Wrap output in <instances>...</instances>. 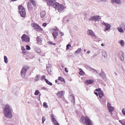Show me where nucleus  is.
<instances>
[{"mask_svg":"<svg viewBox=\"0 0 125 125\" xmlns=\"http://www.w3.org/2000/svg\"><path fill=\"white\" fill-rule=\"evenodd\" d=\"M21 50L22 51V53L23 54H25L27 52V51L26 50L24 47L22 46L21 47Z\"/></svg>","mask_w":125,"mask_h":125,"instance_id":"23","label":"nucleus"},{"mask_svg":"<svg viewBox=\"0 0 125 125\" xmlns=\"http://www.w3.org/2000/svg\"><path fill=\"white\" fill-rule=\"evenodd\" d=\"M47 25V24L46 23H44L42 24V26L44 27L46 26Z\"/></svg>","mask_w":125,"mask_h":125,"instance_id":"46","label":"nucleus"},{"mask_svg":"<svg viewBox=\"0 0 125 125\" xmlns=\"http://www.w3.org/2000/svg\"><path fill=\"white\" fill-rule=\"evenodd\" d=\"M35 51L38 53H40L41 52V51L40 48H36L35 49Z\"/></svg>","mask_w":125,"mask_h":125,"instance_id":"29","label":"nucleus"},{"mask_svg":"<svg viewBox=\"0 0 125 125\" xmlns=\"http://www.w3.org/2000/svg\"><path fill=\"white\" fill-rule=\"evenodd\" d=\"M58 80L62 82H63L64 83H65L64 79L62 77L60 76L58 78Z\"/></svg>","mask_w":125,"mask_h":125,"instance_id":"22","label":"nucleus"},{"mask_svg":"<svg viewBox=\"0 0 125 125\" xmlns=\"http://www.w3.org/2000/svg\"><path fill=\"white\" fill-rule=\"evenodd\" d=\"M48 43L50 45H56V44L55 43H53L52 42H48Z\"/></svg>","mask_w":125,"mask_h":125,"instance_id":"38","label":"nucleus"},{"mask_svg":"<svg viewBox=\"0 0 125 125\" xmlns=\"http://www.w3.org/2000/svg\"><path fill=\"white\" fill-rule=\"evenodd\" d=\"M119 42L122 46L123 47L124 46V41L123 40H121Z\"/></svg>","mask_w":125,"mask_h":125,"instance_id":"27","label":"nucleus"},{"mask_svg":"<svg viewBox=\"0 0 125 125\" xmlns=\"http://www.w3.org/2000/svg\"><path fill=\"white\" fill-rule=\"evenodd\" d=\"M86 50H85V49H84V52H86Z\"/></svg>","mask_w":125,"mask_h":125,"instance_id":"56","label":"nucleus"},{"mask_svg":"<svg viewBox=\"0 0 125 125\" xmlns=\"http://www.w3.org/2000/svg\"><path fill=\"white\" fill-rule=\"evenodd\" d=\"M120 26L121 27H122L123 28H124V27H125V23L122 22L121 25H120Z\"/></svg>","mask_w":125,"mask_h":125,"instance_id":"34","label":"nucleus"},{"mask_svg":"<svg viewBox=\"0 0 125 125\" xmlns=\"http://www.w3.org/2000/svg\"><path fill=\"white\" fill-rule=\"evenodd\" d=\"M94 82V80L93 79L91 80H86L85 83L86 84H91Z\"/></svg>","mask_w":125,"mask_h":125,"instance_id":"14","label":"nucleus"},{"mask_svg":"<svg viewBox=\"0 0 125 125\" xmlns=\"http://www.w3.org/2000/svg\"><path fill=\"white\" fill-rule=\"evenodd\" d=\"M100 19V17L98 16H92L89 19V20H93L95 21H99Z\"/></svg>","mask_w":125,"mask_h":125,"instance_id":"8","label":"nucleus"},{"mask_svg":"<svg viewBox=\"0 0 125 125\" xmlns=\"http://www.w3.org/2000/svg\"><path fill=\"white\" fill-rule=\"evenodd\" d=\"M51 117L52 119V122H53L55 121H56L55 118L54 117V116L53 114H52L51 116Z\"/></svg>","mask_w":125,"mask_h":125,"instance_id":"31","label":"nucleus"},{"mask_svg":"<svg viewBox=\"0 0 125 125\" xmlns=\"http://www.w3.org/2000/svg\"><path fill=\"white\" fill-rule=\"evenodd\" d=\"M31 3L34 5V6H36V4L34 0H29Z\"/></svg>","mask_w":125,"mask_h":125,"instance_id":"30","label":"nucleus"},{"mask_svg":"<svg viewBox=\"0 0 125 125\" xmlns=\"http://www.w3.org/2000/svg\"><path fill=\"white\" fill-rule=\"evenodd\" d=\"M87 34L88 35H90L94 36L95 38H96V36L95 35L93 31L91 30H88L87 32Z\"/></svg>","mask_w":125,"mask_h":125,"instance_id":"11","label":"nucleus"},{"mask_svg":"<svg viewBox=\"0 0 125 125\" xmlns=\"http://www.w3.org/2000/svg\"><path fill=\"white\" fill-rule=\"evenodd\" d=\"M37 43L38 44H40L42 42V38L40 36H38L36 38Z\"/></svg>","mask_w":125,"mask_h":125,"instance_id":"12","label":"nucleus"},{"mask_svg":"<svg viewBox=\"0 0 125 125\" xmlns=\"http://www.w3.org/2000/svg\"><path fill=\"white\" fill-rule=\"evenodd\" d=\"M58 82V81H57V80H55V82L56 83H57V82Z\"/></svg>","mask_w":125,"mask_h":125,"instance_id":"53","label":"nucleus"},{"mask_svg":"<svg viewBox=\"0 0 125 125\" xmlns=\"http://www.w3.org/2000/svg\"><path fill=\"white\" fill-rule=\"evenodd\" d=\"M117 29L120 32L122 33H123L124 32V31L122 27H118L117 28Z\"/></svg>","mask_w":125,"mask_h":125,"instance_id":"26","label":"nucleus"},{"mask_svg":"<svg viewBox=\"0 0 125 125\" xmlns=\"http://www.w3.org/2000/svg\"><path fill=\"white\" fill-rule=\"evenodd\" d=\"M54 124V125H60L58 123V122L57 121H54V122H53Z\"/></svg>","mask_w":125,"mask_h":125,"instance_id":"40","label":"nucleus"},{"mask_svg":"<svg viewBox=\"0 0 125 125\" xmlns=\"http://www.w3.org/2000/svg\"><path fill=\"white\" fill-rule=\"evenodd\" d=\"M46 14L45 12L44 11L42 10L41 12V18H43L44 17Z\"/></svg>","mask_w":125,"mask_h":125,"instance_id":"18","label":"nucleus"},{"mask_svg":"<svg viewBox=\"0 0 125 125\" xmlns=\"http://www.w3.org/2000/svg\"><path fill=\"white\" fill-rule=\"evenodd\" d=\"M95 90L96 91H98V92H99L100 91H102L101 90V89L100 88H98V89H96Z\"/></svg>","mask_w":125,"mask_h":125,"instance_id":"45","label":"nucleus"},{"mask_svg":"<svg viewBox=\"0 0 125 125\" xmlns=\"http://www.w3.org/2000/svg\"><path fill=\"white\" fill-rule=\"evenodd\" d=\"M122 113H123V114L125 115V109L124 108H123L122 111Z\"/></svg>","mask_w":125,"mask_h":125,"instance_id":"44","label":"nucleus"},{"mask_svg":"<svg viewBox=\"0 0 125 125\" xmlns=\"http://www.w3.org/2000/svg\"><path fill=\"white\" fill-rule=\"evenodd\" d=\"M4 59L5 62L6 63H7L8 62V58L6 56H4Z\"/></svg>","mask_w":125,"mask_h":125,"instance_id":"32","label":"nucleus"},{"mask_svg":"<svg viewBox=\"0 0 125 125\" xmlns=\"http://www.w3.org/2000/svg\"><path fill=\"white\" fill-rule=\"evenodd\" d=\"M103 55L105 58L107 57V53L105 52H104L103 53Z\"/></svg>","mask_w":125,"mask_h":125,"instance_id":"35","label":"nucleus"},{"mask_svg":"<svg viewBox=\"0 0 125 125\" xmlns=\"http://www.w3.org/2000/svg\"><path fill=\"white\" fill-rule=\"evenodd\" d=\"M94 94L97 96H98V94L97 92H94Z\"/></svg>","mask_w":125,"mask_h":125,"instance_id":"49","label":"nucleus"},{"mask_svg":"<svg viewBox=\"0 0 125 125\" xmlns=\"http://www.w3.org/2000/svg\"><path fill=\"white\" fill-rule=\"evenodd\" d=\"M63 91H61L58 92L57 94V95L58 97H62L63 94Z\"/></svg>","mask_w":125,"mask_h":125,"instance_id":"20","label":"nucleus"},{"mask_svg":"<svg viewBox=\"0 0 125 125\" xmlns=\"http://www.w3.org/2000/svg\"><path fill=\"white\" fill-rule=\"evenodd\" d=\"M90 51H88L86 53H87L89 54V53H90Z\"/></svg>","mask_w":125,"mask_h":125,"instance_id":"50","label":"nucleus"},{"mask_svg":"<svg viewBox=\"0 0 125 125\" xmlns=\"http://www.w3.org/2000/svg\"><path fill=\"white\" fill-rule=\"evenodd\" d=\"M22 40L23 42H30V38L27 35L25 34H23L21 37Z\"/></svg>","mask_w":125,"mask_h":125,"instance_id":"6","label":"nucleus"},{"mask_svg":"<svg viewBox=\"0 0 125 125\" xmlns=\"http://www.w3.org/2000/svg\"><path fill=\"white\" fill-rule=\"evenodd\" d=\"M47 5L49 6H52L54 2L55 1V0H47Z\"/></svg>","mask_w":125,"mask_h":125,"instance_id":"10","label":"nucleus"},{"mask_svg":"<svg viewBox=\"0 0 125 125\" xmlns=\"http://www.w3.org/2000/svg\"><path fill=\"white\" fill-rule=\"evenodd\" d=\"M80 121L84 125L85 124L86 125H93L91 120L87 116H82Z\"/></svg>","mask_w":125,"mask_h":125,"instance_id":"2","label":"nucleus"},{"mask_svg":"<svg viewBox=\"0 0 125 125\" xmlns=\"http://www.w3.org/2000/svg\"><path fill=\"white\" fill-rule=\"evenodd\" d=\"M114 73L116 75H117V74L116 73Z\"/></svg>","mask_w":125,"mask_h":125,"instance_id":"54","label":"nucleus"},{"mask_svg":"<svg viewBox=\"0 0 125 125\" xmlns=\"http://www.w3.org/2000/svg\"><path fill=\"white\" fill-rule=\"evenodd\" d=\"M111 3H115L118 4H120L121 2L120 0H111Z\"/></svg>","mask_w":125,"mask_h":125,"instance_id":"13","label":"nucleus"},{"mask_svg":"<svg viewBox=\"0 0 125 125\" xmlns=\"http://www.w3.org/2000/svg\"><path fill=\"white\" fill-rule=\"evenodd\" d=\"M119 122H120L121 123H121H122V122H121V121H120V120H119Z\"/></svg>","mask_w":125,"mask_h":125,"instance_id":"55","label":"nucleus"},{"mask_svg":"<svg viewBox=\"0 0 125 125\" xmlns=\"http://www.w3.org/2000/svg\"><path fill=\"white\" fill-rule=\"evenodd\" d=\"M40 94L39 95V96H40Z\"/></svg>","mask_w":125,"mask_h":125,"instance_id":"57","label":"nucleus"},{"mask_svg":"<svg viewBox=\"0 0 125 125\" xmlns=\"http://www.w3.org/2000/svg\"><path fill=\"white\" fill-rule=\"evenodd\" d=\"M64 70L65 72H66L67 73L68 72V70H67V68H65L64 69Z\"/></svg>","mask_w":125,"mask_h":125,"instance_id":"47","label":"nucleus"},{"mask_svg":"<svg viewBox=\"0 0 125 125\" xmlns=\"http://www.w3.org/2000/svg\"><path fill=\"white\" fill-rule=\"evenodd\" d=\"M79 74L80 75H83L85 74V73L81 68H79Z\"/></svg>","mask_w":125,"mask_h":125,"instance_id":"17","label":"nucleus"},{"mask_svg":"<svg viewBox=\"0 0 125 125\" xmlns=\"http://www.w3.org/2000/svg\"><path fill=\"white\" fill-rule=\"evenodd\" d=\"M71 45L70 44H68L66 46V49L67 50H69V47H71Z\"/></svg>","mask_w":125,"mask_h":125,"instance_id":"39","label":"nucleus"},{"mask_svg":"<svg viewBox=\"0 0 125 125\" xmlns=\"http://www.w3.org/2000/svg\"><path fill=\"white\" fill-rule=\"evenodd\" d=\"M26 49L28 50H30L31 48L30 46L28 45H27L26 46Z\"/></svg>","mask_w":125,"mask_h":125,"instance_id":"42","label":"nucleus"},{"mask_svg":"<svg viewBox=\"0 0 125 125\" xmlns=\"http://www.w3.org/2000/svg\"><path fill=\"white\" fill-rule=\"evenodd\" d=\"M98 93L100 98H102V97L104 96V94L102 91L98 92Z\"/></svg>","mask_w":125,"mask_h":125,"instance_id":"19","label":"nucleus"},{"mask_svg":"<svg viewBox=\"0 0 125 125\" xmlns=\"http://www.w3.org/2000/svg\"><path fill=\"white\" fill-rule=\"evenodd\" d=\"M19 12L23 17H25L26 16V12L25 8L21 5L19 6Z\"/></svg>","mask_w":125,"mask_h":125,"instance_id":"3","label":"nucleus"},{"mask_svg":"<svg viewBox=\"0 0 125 125\" xmlns=\"http://www.w3.org/2000/svg\"><path fill=\"white\" fill-rule=\"evenodd\" d=\"M82 50V49L81 48H78V50L75 52V53H78L81 52Z\"/></svg>","mask_w":125,"mask_h":125,"instance_id":"33","label":"nucleus"},{"mask_svg":"<svg viewBox=\"0 0 125 125\" xmlns=\"http://www.w3.org/2000/svg\"><path fill=\"white\" fill-rule=\"evenodd\" d=\"M60 33L62 36L64 35V33L62 32H60Z\"/></svg>","mask_w":125,"mask_h":125,"instance_id":"48","label":"nucleus"},{"mask_svg":"<svg viewBox=\"0 0 125 125\" xmlns=\"http://www.w3.org/2000/svg\"><path fill=\"white\" fill-rule=\"evenodd\" d=\"M29 68V67L27 65H24L21 70V74L22 76H25L27 71Z\"/></svg>","mask_w":125,"mask_h":125,"instance_id":"5","label":"nucleus"},{"mask_svg":"<svg viewBox=\"0 0 125 125\" xmlns=\"http://www.w3.org/2000/svg\"><path fill=\"white\" fill-rule=\"evenodd\" d=\"M121 124L123 125H125V123H121Z\"/></svg>","mask_w":125,"mask_h":125,"instance_id":"51","label":"nucleus"},{"mask_svg":"<svg viewBox=\"0 0 125 125\" xmlns=\"http://www.w3.org/2000/svg\"><path fill=\"white\" fill-rule=\"evenodd\" d=\"M101 46H104V44H103L102 43L101 44Z\"/></svg>","mask_w":125,"mask_h":125,"instance_id":"52","label":"nucleus"},{"mask_svg":"<svg viewBox=\"0 0 125 125\" xmlns=\"http://www.w3.org/2000/svg\"><path fill=\"white\" fill-rule=\"evenodd\" d=\"M103 24L105 26V31H106L109 30L111 27L110 25L109 24L107 23L104 22L103 23Z\"/></svg>","mask_w":125,"mask_h":125,"instance_id":"9","label":"nucleus"},{"mask_svg":"<svg viewBox=\"0 0 125 125\" xmlns=\"http://www.w3.org/2000/svg\"><path fill=\"white\" fill-rule=\"evenodd\" d=\"M28 9L29 10H31L32 9V6L30 3L28 4Z\"/></svg>","mask_w":125,"mask_h":125,"instance_id":"25","label":"nucleus"},{"mask_svg":"<svg viewBox=\"0 0 125 125\" xmlns=\"http://www.w3.org/2000/svg\"><path fill=\"white\" fill-rule=\"evenodd\" d=\"M58 33L57 32H54L52 33V35L55 39L57 38V36L58 35Z\"/></svg>","mask_w":125,"mask_h":125,"instance_id":"21","label":"nucleus"},{"mask_svg":"<svg viewBox=\"0 0 125 125\" xmlns=\"http://www.w3.org/2000/svg\"><path fill=\"white\" fill-rule=\"evenodd\" d=\"M45 81L46 83L49 85L50 86H52V83L51 82L49 81L47 79H45Z\"/></svg>","mask_w":125,"mask_h":125,"instance_id":"24","label":"nucleus"},{"mask_svg":"<svg viewBox=\"0 0 125 125\" xmlns=\"http://www.w3.org/2000/svg\"><path fill=\"white\" fill-rule=\"evenodd\" d=\"M59 4L58 2H54L53 4V6L54 8L57 9L58 6H59Z\"/></svg>","mask_w":125,"mask_h":125,"instance_id":"16","label":"nucleus"},{"mask_svg":"<svg viewBox=\"0 0 125 125\" xmlns=\"http://www.w3.org/2000/svg\"><path fill=\"white\" fill-rule=\"evenodd\" d=\"M63 9V5L62 4L60 5H59V6L58 7L57 9L59 11H61Z\"/></svg>","mask_w":125,"mask_h":125,"instance_id":"15","label":"nucleus"},{"mask_svg":"<svg viewBox=\"0 0 125 125\" xmlns=\"http://www.w3.org/2000/svg\"><path fill=\"white\" fill-rule=\"evenodd\" d=\"M107 106L109 111V112L112 115V111L114 109V108L113 107L111 106V104L109 103H108L107 104Z\"/></svg>","mask_w":125,"mask_h":125,"instance_id":"7","label":"nucleus"},{"mask_svg":"<svg viewBox=\"0 0 125 125\" xmlns=\"http://www.w3.org/2000/svg\"><path fill=\"white\" fill-rule=\"evenodd\" d=\"M43 105L46 108H48V106L47 105V104L45 102H44L43 103Z\"/></svg>","mask_w":125,"mask_h":125,"instance_id":"37","label":"nucleus"},{"mask_svg":"<svg viewBox=\"0 0 125 125\" xmlns=\"http://www.w3.org/2000/svg\"><path fill=\"white\" fill-rule=\"evenodd\" d=\"M45 76L44 75H43L41 78V80H42L44 79H45Z\"/></svg>","mask_w":125,"mask_h":125,"instance_id":"43","label":"nucleus"},{"mask_svg":"<svg viewBox=\"0 0 125 125\" xmlns=\"http://www.w3.org/2000/svg\"><path fill=\"white\" fill-rule=\"evenodd\" d=\"M11 110V108L9 105L7 104L5 105L4 110V113L5 117L10 118L12 117Z\"/></svg>","mask_w":125,"mask_h":125,"instance_id":"1","label":"nucleus"},{"mask_svg":"<svg viewBox=\"0 0 125 125\" xmlns=\"http://www.w3.org/2000/svg\"><path fill=\"white\" fill-rule=\"evenodd\" d=\"M39 92L38 90H36L34 93V94L35 95H37L39 94Z\"/></svg>","mask_w":125,"mask_h":125,"instance_id":"36","label":"nucleus"},{"mask_svg":"<svg viewBox=\"0 0 125 125\" xmlns=\"http://www.w3.org/2000/svg\"><path fill=\"white\" fill-rule=\"evenodd\" d=\"M45 120V117H42V123H43L44 121Z\"/></svg>","mask_w":125,"mask_h":125,"instance_id":"41","label":"nucleus"},{"mask_svg":"<svg viewBox=\"0 0 125 125\" xmlns=\"http://www.w3.org/2000/svg\"><path fill=\"white\" fill-rule=\"evenodd\" d=\"M31 26L36 31H40L43 30L37 24L32 23L31 24Z\"/></svg>","mask_w":125,"mask_h":125,"instance_id":"4","label":"nucleus"},{"mask_svg":"<svg viewBox=\"0 0 125 125\" xmlns=\"http://www.w3.org/2000/svg\"><path fill=\"white\" fill-rule=\"evenodd\" d=\"M40 76L39 75H37L35 77V81H38L40 79Z\"/></svg>","mask_w":125,"mask_h":125,"instance_id":"28","label":"nucleus"}]
</instances>
